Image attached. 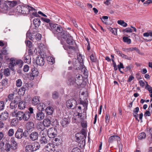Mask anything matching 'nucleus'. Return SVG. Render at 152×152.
<instances>
[{"label": "nucleus", "instance_id": "1", "mask_svg": "<svg viewBox=\"0 0 152 152\" xmlns=\"http://www.w3.org/2000/svg\"><path fill=\"white\" fill-rule=\"evenodd\" d=\"M47 28L52 31H55L58 33H61L63 31V29L60 26L57 24H53L51 23H48L46 25Z\"/></svg>", "mask_w": 152, "mask_h": 152}, {"label": "nucleus", "instance_id": "2", "mask_svg": "<svg viewBox=\"0 0 152 152\" xmlns=\"http://www.w3.org/2000/svg\"><path fill=\"white\" fill-rule=\"evenodd\" d=\"M10 62L9 64V68L12 70H14V67L18 65L20 67H21L23 64V62L21 60H17L14 58H12L10 59Z\"/></svg>", "mask_w": 152, "mask_h": 152}, {"label": "nucleus", "instance_id": "3", "mask_svg": "<svg viewBox=\"0 0 152 152\" xmlns=\"http://www.w3.org/2000/svg\"><path fill=\"white\" fill-rule=\"evenodd\" d=\"M40 145L38 142H35L31 144L27 145L25 147L26 152H32L39 149Z\"/></svg>", "mask_w": 152, "mask_h": 152}, {"label": "nucleus", "instance_id": "4", "mask_svg": "<svg viewBox=\"0 0 152 152\" xmlns=\"http://www.w3.org/2000/svg\"><path fill=\"white\" fill-rule=\"evenodd\" d=\"M16 10L18 12L23 14H28V9L27 5L21 6H18L16 7Z\"/></svg>", "mask_w": 152, "mask_h": 152}, {"label": "nucleus", "instance_id": "5", "mask_svg": "<svg viewBox=\"0 0 152 152\" xmlns=\"http://www.w3.org/2000/svg\"><path fill=\"white\" fill-rule=\"evenodd\" d=\"M77 104V102L74 99H71L68 100L66 102V105L67 107L73 109Z\"/></svg>", "mask_w": 152, "mask_h": 152}, {"label": "nucleus", "instance_id": "6", "mask_svg": "<svg viewBox=\"0 0 152 152\" xmlns=\"http://www.w3.org/2000/svg\"><path fill=\"white\" fill-rule=\"evenodd\" d=\"M47 134L50 138H54L57 135V130L54 128H51L48 130Z\"/></svg>", "mask_w": 152, "mask_h": 152}, {"label": "nucleus", "instance_id": "7", "mask_svg": "<svg viewBox=\"0 0 152 152\" xmlns=\"http://www.w3.org/2000/svg\"><path fill=\"white\" fill-rule=\"evenodd\" d=\"M54 147L55 146L53 144H48L45 146L43 149L44 151V152H53L55 150Z\"/></svg>", "mask_w": 152, "mask_h": 152}, {"label": "nucleus", "instance_id": "8", "mask_svg": "<svg viewBox=\"0 0 152 152\" xmlns=\"http://www.w3.org/2000/svg\"><path fill=\"white\" fill-rule=\"evenodd\" d=\"M63 47L65 50L68 51L69 54H72L74 53L76 49L75 47L66 44L64 45Z\"/></svg>", "mask_w": 152, "mask_h": 152}, {"label": "nucleus", "instance_id": "9", "mask_svg": "<svg viewBox=\"0 0 152 152\" xmlns=\"http://www.w3.org/2000/svg\"><path fill=\"white\" fill-rule=\"evenodd\" d=\"M23 130L22 129H18L15 134V137L18 139H21L24 135Z\"/></svg>", "mask_w": 152, "mask_h": 152}, {"label": "nucleus", "instance_id": "10", "mask_svg": "<svg viewBox=\"0 0 152 152\" xmlns=\"http://www.w3.org/2000/svg\"><path fill=\"white\" fill-rule=\"evenodd\" d=\"M39 136L38 133L36 131L32 132L29 136V138L32 141H34L38 138Z\"/></svg>", "mask_w": 152, "mask_h": 152}, {"label": "nucleus", "instance_id": "11", "mask_svg": "<svg viewBox=\"0 0 152 152\" xmlns=\"http://www.w3.org/2000/svg\"><path fill=\"white\" fill-rule=\"evenodd\" d=\"M115 50L116 54L118 55L119 56L122 57L123 58L129 60H131L132 59V57H129L126 55L122 53L119 50L115 49Z\"/></svg>", "mask_w": 152, "mask_h": 152}, {"label": "nucleus", "instance_id": "12", "mask_svg": "<svg viewBox=\"0 0 152 152\" xmlns=\"http://www.w3.org/2000/svg\"><path fill=\"white\" fill-rule=\"evenodd\" d=\"M45 60L43 57L39 56L36 59V63L37 65L40 66H43L45 64Z\"/></svg>", "mask_w": 152, "mask_h": 152}, {"label": "nucleus", "instance_id": "13", "mask_svg": "<svg viewBox=\"0 0 152 152\" xmlns=\"http://www.w3.org/2000/svg\"><path fill=\"white\" fill-rule=\"evenodd\" d=\"M10 145H11L12 149L15 150L17 148V143L14 137H12L10 139Z\"/></svg>", "mask_w": 152, "mask_h": 152}, {"label": "nucleus", "instance_id": "14", "mask_svg": "<svg viewBox=\"0 0 152 152\" xmlns=\"http://www.w3.org/2000/svg\"><path fill=\"white\" fill-rule=\"evenodd\" d=\"M9 117V113L6 111L2 113L0 115V120L1 121H5L8 119Z\"/></svg>", "mask_w": 152, "mask_h": 152}, {"label": "nucleus", "instance_id": "15", "mask_svg": "<svg viewBox=\"0 0 152 152\" xmlns=\"http://www.w3.org/2000/svg\"><path fill=\"white\" fill-rule=\"evenodd\" d=\"M30 117V113L28 111H26L23 114V116L21 119L22 120L24 121H28Z\"/></svg>", "mask_w": 152, "mask_h": 152}, {"label": "nucleus", "instance_id": "16", "mask_svg": "<svg viewBox=\"0 0 152 152\" xmlns=\"http://www.w3.org/2000/svg\"><path fill=\"white\" fill-rule=\"evenodd\" d=\"M75 80V83L77 85H80L82 82V79L81 76L80 74L76 75Z\"/></svg>", "mask_w": 152, "mask_h": 152}, {"label": "nucleus", "instance_id": "17", "mask_svg": "<svg viewBox=\"0 0 152 152\" xmlns=\"http://www.w3.org/2000/svg\"><path fill=\"white\" fill-rule=\"evenodd\" d=\"M45 117V115L44 113L41 112L37 113L36 114V118L37 120L40 121L43 120Z\"/></svg>", "mask_w": 152, "mask_h": 152}, {"label": "nucleus", "instance_id": "18", "mask_svg": "<svg viewBox=\"0 0 152 152\" xmlns=\"http://www.w3.org/2000/svg\"><path fill=\"white\" fill-rule=\"evenodd\" d=\"M24 61L25 63L29 64L31 62V57L28 53H26L24 57Z\"/></svg>", "mask_w": 152, "mask_h": 152}, {"label": "nucleus", "instance_id": "19", "mask_svg": "<svg viewBox=\"0 0 152 152\" xmlns=\"http://www.w3.org/2000/svg\"><path fill=\"white\" fill-rule=\"evenodd\" d=\"M120 139V137L117 135H113L110 137L108 140L110 142H112L113 141H118Z\"/></svg>", "mask_w": 152, "mask_h": 152}, {"label": "nucleus", "instance_id": "20", "mask_svg": "<svg viewBox=\"0 0 152 152\" xmlns=\"http://www.w3.org/2000/svg\"><path fill=\"white\" fill-rule=\"evenodd\" d=\"M38 72L36 68H33L31 69V72L30 74V76L33 77L37 76Z\"/></svg>", "mask_w": 152, "mask_h": 152}, {"label": "nucleus", "instance_id": "21", "mask_svg": "<svg viewBox=\"0 0 152 152\" xmlns=\"http://www.w3.org/2000/svg\"><path fill=\"white\" fill-rule=\"evenodd\" d=\"M0 8H1L2 11H3L8 10L9 8L7 4L3 1L1 5H0Z\"/></svg>", "mask_w": 152, "mask_h": 152}, {"label": "nucleus", "instance_id": "22", "mask_svg": "<svg viewBox=\"0 0 152 152\" xmlns=\"http://www.w3.org/2000/svg\"><path fill=\"white\" fill-rule=\"evenodd\" d=\"M70 122V119L68 118H64L61 121V123L63 126H64L68 124Z\"/></svg>", "mask_w": 152, "mask_h": 152}, {"label": "nucleus", "instance_id": "23", "mask_svg": "<svg viewBox=\"0 0 152 152\" xmlns=\"http://www.w3.org/2000/svg\"><path fill=\"white\" fill-rule=\"evenodd\" d=\"M33 23L36 28H38L40 25L41 21L39 18H35L34 20Z\"/></svg>", "mask_w": 152, "mask_h": 152}, {"label": "nucleus", "instance_id": "24", "mask_svg": "<svg viewBox=\"0 0 152 152\" xmlns=\"http://www.w3.org/2000/svg\"><path fill=\"white\" fill-rule=\"evenodd\" d=\"M51 121L49 119L46 118L44 120L43 124L45 127H48L51 124Z\"/></svg>", "mask_w": 152, "mask_h": 152}, {"label": "nucleus", "instance_id": "25", "mask_svg": "<svg viewBox=\"0 0 152 152\" xmlns=\"http://www.w3.org/2000/svg\"><path fill=\"white\" fill-rule=\"evenodd\" d=\"M26 102L23 101H21L19 103L18 107L20 109H23L26 107Z\"/></svg>", "mask_w": 152, "mask_h": 152}, {"label": "nucleus", "instance_id": "26", "mask_svg": "<svg viewBox=\"0 0 152 152\" xmlns=\"http://www.w3.org/2000/svg\"><path fill=\"white\" fill-rule=\"evenodd\" d=\"M37 128L38 130L40 131H43L45 129V126L41 123H38L37 126Z\"/></svg>", "mask_w": 152, "mask_h": 152}, {"label": "nucleus", "instance_id": "27", "mask_svg": "<svg viewBox=\"0 0 152 152\" xmlns=\"http://www.w3.org/2000/svg\"><path fill=\"white\" fill-rule=\"evenodd\" d=\"M45 111L47 114L51 115L53 111V109L52 107L49 106L46 108Z\"/></svg>", "mask_w": 152, "mask_h": 152}, {"label": "nucleus", "instance_id": "28", "mask_svg": "<svg viewBox=\"0 0 152 152\" xmlns=\"http://www.w3.org/2000/svg\"><path fill=\"white\" fill-rule=\"evenodd\" d=\"M45 107V105L43 103L39 104L37 106V109L41 112L44 110Z\"/></svg>", "mask_w": 152, "mask_h": 152}, {"label": "nucleus", "instance_id": "29", "mask_svg": "<svg viewBox=\"0 0 152 152\" xmlns=\"http://www.w3.org/2000/svg\"><path fill=\"white\" fill-rule=\"evenodd\" d=\"M26 126L28 129L30 130L34 127V125L33 122L30 121L28 122Z\"/></svg>", "mask_w": 152, "mask_h": 152}, {"label": "nucleus", "instance_id": "30", "mask_svg": "<svg viewBox=\"0 0 152 152\" xmlns=\"http://www.w3.org/2000/svg\"><path fill=\"white\" fill-rule=\"evenodd\" d=\"M32 104L34 105L37 104L39 102V97L38 96H35L34 97L32 100Z\"/></svg>", "mask_w": 152, "mask_h": 152}, {"label": "nucleus", "instance_id": "31", "mask_svg": "<svg viewBox=\"0 0 152 152\" xmlns=\"http://www.w3.org/2000/svg\"><path fill=\"white\" fill-rule=\"evenodd\" d=\"M23 113V112L21 111H19L17 113V116L16 117L18 120L20 121H21Z\"/></svg>", "mask_w": 152, "mask_h": 152}, {"label": "nucleus", "instance_id": "32", "mask_svg": "<svg viewBox=\"0 0 152 152\" xmlns=\"http://www.w3.org/2000/svg\"><path fill=\"white\" fill-rule=\"evenodd\" d=\"M66 37L67 39L66 42L69 45H72V43L73 40L72 37L69 35H68Z\"/></svg>", "mask_w": 152, "mask_h": 152}, {"label": "nucleus", "instance_id": "33", "mask_svg": "<svg viewBox=\"0 0 152 152\" xmlns=\"http://www.w3.org/2000/svg\"><path fill=\"white\" fill-rule=\"evenodd\" d=\"M67 82L68 85H73L75 83L74 78L73 77L69 78Z\"/></svg>", "mask_w": 152, "mask_h": 152}, {"label": "nucleus", "instance_id": "34", "mask_svg": "<svg viewBox=\"0 0 152 152\" xmlns=\"http://www.w3.org/2000/svg\"><path fill=\"white\" fill-rule=\"evenodd\" d=\"M48 143V140L46 137L42 136L40 139V143L41 144H46Z\"/></svg>", "mask_w": 152, "mask_h": 152}, {"label": "nucleus", "instance_id": "35", "mask_svg": "<svg viewBox=\"0 0 152 152\" xmlns=\"http://www.w3.org/2000/svg\"><path fill=\"white\" fill-rule=\"evenodd\" d=\"M11 145L8 143H6L5 145V150L7 152H9L11 151Z\"/></svg>", "mask_w": 152, "mask_h": 152}, {"label": "nucleus", "instance_id": "36", "mask_svg": "<svg viewBox=\"0 0 152 152\" xmlns=\"http://www.w3.org/2000/svg\"><path fill=\"white\" fill-rule=\"evenodd\" d=\"M146 82L147 84L145 88L147 89L149 92L151 93L150 96L152 98V87L148 84L147 82Z\"/></svg>", "mask_w": 152, "mask_h": 152}, {"label": "nucleus", "instance_id": "37", "mask_svg": "<svg viewBox=\"0 0 152 152\" xmlns=\"http://www.w3.org/2000/svg\"><path fill=\"white\" fill-rule=\"evenodd\" d=\"M18 120L17 118H14L12 120L11 124L12 126H16L18 124Z\"/></svg>", "mask_w": 152, "mask_h": 152}, {"label": "nucleus", "instance_id": "38", "mask_svg": "<svg viewBox=\"0 0 152 152\" xmlns=\"http://www.w3.org/2000/svg\"><path fill=\"white\" fill-rule=\"evenodd\" d=\"M3 73L4 75L5 76H9L10 75V69L8 68H7L4 69V70Z\"/></svg>", "mask_w": 152, "mask_h": 152}, {"label": "nucleus", "instance_id": "39", "mask_svg": "<svg viewBox=\"0 0 152 152\" xmlns=\"http://www.w3.org/2000/svg\"><path fill=\"white\" fill-rule=\"evenodd\" d=\"M52 97L53 99H57L59 97V94L56 91H54L52 94Z\"/></svg>", "mask_w": 152, "mask_h": 152}, {"label": "nucleus", "instance_id": "40", "mask_svg": "<svg viewBox=\"0 0 152 152\" xmlns=\"http://www.w3.org/2000/svg\"><path fill=\"white\" fill-rule=\"evenodd\" d=\"M117 23L118 24L124 27H126L127 26V23L122 20H118L117 21Z\"/></svg>", "mask_w": 152, "mask_h": 152}, {"label": "nucleus", "instance_id": "41", "mask_svg": "<svg viewBox=\"0 0 152 152\" xmlns=\"http://www.w3.org/2000/svg\"><path fill=\"white\" fill-rule=\"evenodd\" d=\"M77 59L78 61H77V62L79 64L83 62V57L82 56L81 54H79L78 56H77Z\"/></svg>", "mask_w": 152, "mask_h": 152}, {"label": "nucleus", "instance_id": "42", "mask_svg": "<svg viewBox=\"0 0 152 152\" xmlns=\"http://www.w3.org/2000/svg\"><path fill=\"white\" fill-rule=\"evenodd\" d=\"M26 89L23 87H21L20 88L19 90L18 93L21 95H23L25 92Z\"/></svg>", "mask_w": 152, "mask_h": 152}, {"label": "nucleus", "instance_id": "43", "mask_svg": "<svg viewBox=\"0 0 152 152\" xmlns=\"http://www.w3.org/2000/svg\"><path fill=\"white\" fill-rule=\"evenodd\" d=\"M22 84V82L20 79H18L16 80V84L17 87H21Z\"/></svg>", "mask_w": 152, "mask_h": 152}, {"label": "nucleus", "instance_id": "44", "mask_svg": "<svg viewBox=\"0 0 152 152\" xmlns=\"http://www.w3.org/2000/svg\"><path fill=\"white\" fill-rule=\"evenodd\" d=\"M143 36L144 37H148L149 36L152 37V31H148L147 32L143 33Z\"/></svg>", "mask_w": 152, "mask_h": 152}, {"label": "nucleus", "instance_id": "45", "mask_svg": "<svg viewBox=\"0 0 152 152\" xmlns=\"http://www.w3.org/2000/svg\"><path fill=\"white\" fill-rule=\"evenodd\" d=\"M17 107V104L12 101L10 105V108L12 109H15Z\"/></svg>", "mask_w": 152, "mask_h": 152}, {"label": "nucleus", "instance_id": "46", "mask_svg": "<svg viewBox=\"0 0 152 152\" xmlns=\"http://www.w3.org/2000/svg\"><path fill=\"white\" fill-rule=\"evenodd\" d=\"M146 137V134L144 132H142L139 134L138 138L140 140L144 139Z\"/></svg>", "mask_w": 152, "mask_h": 152}, {"label": "nucleus", "instance_id": "47", "mask_svg": "<svg viewBox=\"0 0 152 152\" xmlns=\"http://www.w3.org/2000/svg\"><path fill=\"white\" fill-rule=\"evenodd\" d=\"M17 4V2L16 1H9L8 2V4L11 7H13L15 6Z\"/></svg>", "mask_w": 152, "mask_h": 152}, {"label": "nucleus", "instance_id": "48", "mask_svg": "<svg viewBox=\"0 0 152 152\" xmlns=\"http://www.w3.org/2000/svg\"><path fill=\"white\" fill-rule=\"evenodd\" d=\"M123 41L125 42H126L128 44H129L131 43V40L130 39L126 37H123Z\"/></svg>", "mask_w": 152, "mask_h": 152}, {"label": "nucleus", "instance_id": "49", "mask_svg": "<svg viewBox=\"0 0 152 152\" xmlns=\"http://www.w3.org/2000/svg\"><path fill=\"white\" fill-rule=\"evenodd\" d=\"M76 60V61H76V63H75L73 61V64L74 66H77V67L76 68L77 69V68L79 69H80V68H81L80 67V66H79L80 65H83V63L82 62L81 63H80V64H79L78 63V62H77V61H78V60Z\"/></svg>", "mask_w": 152, "mask_h": 152}, {"label": "nucleus", "instance_id": "50", "mask_svg": "<svg viewBox=\"0 0 152 152\" xmlns=\"http://www.w3.org/2000/svg\"><path fill=\"white\" fill-rule=\"evenodd\" d=\"M90 59L91 61L92 62H96L97 59L95 56L93 54H92L90 56Z\"/></svg>", "mask_w": 152, "mask_h": 152}, {"label": "nucleus", "instance_id": "51", "mask_svg": "<svg viewBox=\"0 0 152 152\" xmlns=\"http://www.w3.org/2000/svg\"><path fill=\"white\" fill-rule=\"evenodd\" d=\"M26 45L28 48H31L32 47V44L31 41L26 40L25 41Z\"/></svg>", "mask_w": 152, "mask_h": 152}, {"label": "nucleus", "instance_id": "52", "mask_svg": "<svg viewBox=\"0 0 152 152\" xmlns=\"http://www.w3.org/2000/svg\"><path fill=\"white\" fill-rule=\"evenodd\" d=\"M14 129H10L8 132V134L9 136H12L14 134Z\"/></svg>", "mask_w": 152, "mask_h": 152}, {"label": "nucleus", "instance_id": "53", "mask_svg": "<svg viewBox=\"0 0 152 152\" xmlns=\"http://www.w3.org/2000/svg\"><path fill=\"white\" fill-rule=\"evenodd\" d=\"M20 98L19 96H17L15 98L14 100L12 102H14L16 104H19V103L20 102L19 101H20Z\"/></svg>", "mask_w": 152, "mask_h": 152}, {"label": "nucleus", "instance_id": "54", "mask_svg": "<svg viewBox=\"0 0 152 152\" xmlns=\"http://www.w3.org/2000/svg\"><path fill=\"white\" fill-rule=\"evenodd\" d=\"M4 145V142L2 141H0V149H1V152H3V149Z\"/></svg>", "mask_w": 152, "mask_h": 152}, {"label": "nucleus", "instance_id": "55", "mask_svg": "<svg viewBox=\"0 0 152 152\" xmlns=\"http://www.w3.org/2000/svg\"><path fill=\"white\" fill-rule=\"evenodd\" d=\"M134 50H135L137 52L139 53L140 52L138 48L136 47L131 48H129V51H132Z\"/></svg>", "mask_w": 152, "mask_h": 152}, {"label": "nucleus", "instance_id": "56", "mask_svg": "<svg viewBox=\"0 0 152 152\" xmlns=\"http://www.w3.org/2000/svg\"><path fill=\"white\" fill-rule=\"evenodd\" d=\"M4 107V102L3 101H0V110H3Z\"/></svg>", "mask_w": 152, "mask_h": 152}, {"label": "nucleus", "instance_id": "57", "mask_svg": "<svg viewBox=\"0 0 152 152\" xmlns=\"http://www.w3.org/2000/svg\"><path fill=\"white\" fill-rule=\"evenodd\" d=\"M29 69V66L27 65H25L24 66L23 70L24 72H27Z\"/></svg>", "mask_w": 152, "mask_h": 152}, {"label": "nucleus", "instance_id": "58", "mask_svg": "<svg viewBox=\"0 0 152 152\" xmlns=\"http://www.w3.org/2000/svg\"><path fill=\"white\" fill-rule=\"evenodd\" d=\"M41 35L39 34H37L35 36V38L37 40H40L41 39Z\"/></svg>", "mask_w": 152, "mask_h": 152}, {"label": "nucleus", "instance_id": "59", "mask_svg": "<svg viewBox=\"0 0 152 152\" xmlns=\"http://www.w3.org/2000/svg\"><path fill=\"white\" fill-rule=\"evenodd\" d=\"M8 80L7 79H3L2 80L1 84L2 86H6L7 84Z\"/></svg>", "mask_w": 152, "mask_h": 152}, {"label": "nucleus", "instance_id": "60", "mask_svg": "<svg viewBox=\"0 0 152 152\" xmlns=\"http://www.w3.org/2000/svg\"><path fill=\"white\" fill-rule=\"evenodd\" d=\"M1 53L2 54L4 55H7L8 54V53L7 50H6L5 47L3 48L1 50Z\"/></svg>", "mask_w": 152, "mask_h": 152}, {"label": "nucleus", "instance_id": "61", "mask_svg": "<svg viewBox=\"0 0 152 152\" xmlns=\"http://www.w3.org/2000/svg\"><path fill=\"white\" fill-rule=\"evenodd\" d=\"M82 71L83 73V74H84V75H87L88 71L86 68L83 67L82 69Z\"/></svg>", "mask_w": 152, "mask_h": 152}, {"label": "nucleus", "instance_id": "62", "mask_svg": "<svg viewBox=\"0 0 152 152\" xmlns=\"http://www.w3.org/2000/svg\"><path fill=\"white\" fill-rule=\"evenodd\" d=\"M110 117L108 114H107L105 115V122L106 123H108L109 122Z\"/></svg>", "mask_w": 152, "mask_h": 152}, {"label": "nucleus", "instance_id": "63", "mask_svg": "<svg viewBox=\"0 0 152 152\" xmlns=\"http://www.w3.org/2000/svg\"><path fill=\"white\" fill-rule=\"evenodd\" d=\"M151 3H152V0H148L144 2L143 4L145 6H146L148 4Z\"/></svg>", "mask_w": 152, "mask_h": 152}, {"label": "nucleus", "instance_id": "64", "mask_svg": "<svg viewBox=\"0 0 152 152\" xmlns=\"http://www.w3.org/2000/svg\"><path fill=\"white\" fill-rule=\"evenodd\" d=\"M80 149L78 148H75L72 149V152H80Z\"/></svg>", "mask_w": 152, "mask_h": 152}]
</instances>
